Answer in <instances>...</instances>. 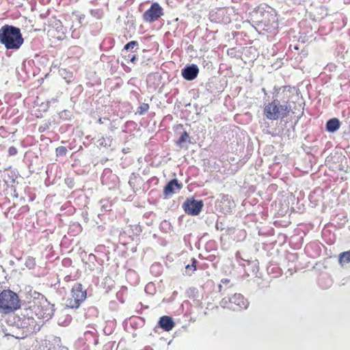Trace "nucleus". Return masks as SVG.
Returning <instances> with one entry per match:
<instances>
[{
  "mask_svg": "<svg viewBox=\"0 0 350 350\" xmlns=\"http://www.w3.org/2000/svg\"><path fill=\"white\" fill-rule=\"evenodd\" d=\"M266 99L264 109H304V100L295 87L274 86L271 96Z\"/></svg>",
  "mask_w": 350,
  "mask_h": 350,
  "instance_id": "1",
  "label": "nucleus"
},
{
  "mask_svg": "<svg viewBox=\"0 0 350 350\" xmlns=\"http://www.w3.org/2000/svg\"><path fill=\"white\" fill-rule=\"evenodd\" d=\"M24 42L18 27L5 25L0 28V43L7 49H18Z\"/></svg>",
  "mask_w": 350,
  "mask_h": 350,
  "instance_id": "2",
  "label": "nucleus"
},
{
  "mask_svg": "<svg viewBox=\"0 0 350 350\" xmlns=\"http://www.w3.org/2000/svg\"><path fill=\"white\" fill-rule=\"evenodd\" d=\"M251 19L258 25L265 27H275L277 18L275 10L265 3H262L254 8L250 13Z\"/></svg>",
  "mask_w": 350,
  "mask_h": 350,
  "instance_id": "3",
  "label": "nucleus"
},
{
  "mask_svg": "<svg viewBox=\"0 0 350 350\" xmlns=\"http://www.w3.org/2000/svg\"><path fill=\"white\" fill-rule=\"evenodd\" d=\"M30 309L38 319L45 321L50 319L54 312L53 306L43 297L34 301L30 306Z\"/></svg>",
  "mask_w": 350,
  "mask_h": 350,
  "instance_id": "4",
  "label": "nucleus"
},
{
  "mask_svg": "<svg viewBox=\"0 0 350 350\" xmlns=\"http://www.w3.org/2000/svg\"><path fill=\"white\" fill-rule=\"evenodd\" d=\"M17 295L10 291H3L0 293V311L4 313L12 312L19 307Z\"/></svg>",
  "mask_w": 350,
  "mask_h": 350,
  "instance_id": "5",
  "label": "nucleus"
},
{
  "mask_svg": "<svg viewBox=\"0 0 350 350\" xmlns=\"http://www.w3.org/2000/svg\"><path fill=\"white\" fill-rule=\"evenodd\" d=\"M248 301L241 294L235 293L230 299L224 298L220 301V306L223 308H228L233 310L246 309L248 306Z\"/></svg>",
  "mask_w": 350,
  "mask_h": 350,
  "instance_id": "6",
  "label": "nucleus"
},
{
  "mask_svg": "<svg viewBox=\"0 0 350 350\" xmlns=\"http://www.w3.org/2000/svg\"><path fill=\"white\" fill-rule=\"evenodd\" d=\"M231 12L226 8H219L210 12L209 18L214 23L228 24L231 22Z\"/></svg>",
  "mask_w": 350,
  "mask_h": 350,
  "instance_id": "7",
  "label": "nucleus"
},
{
  "mask_svg": "<svg viewBox=\"0 0 350 350\" xmlns=\"http://www.w3.org/2000/svg\"><path fill=\"white\" fill-rule=\"evenodd\" d=\"M85 297L86 293L83 291L82 286L76 284L72 289L71 297L68 299L67 306L72 308H77Z\"/></svg>",
  "mask_w": 350,
  "mask_h": 350,
  "instance_id": "8",
  "label": "nucleus"
},
{
  "mask_svg": "<svg viewBox=\"0 0 350 350\" xmlns=\"http://www.w3.org/2000/svg\"><path fill=\"white\" fill-rule=\"evenodd\" d=\"M163 14V9L157 2H154L152 3L149 9L144 12L142 18L145 22L153 23L157 21Z\"/></svg>",
  "mask_w": 350,
  "mask_h": 350,
  "instance_id": "9",
  "label": "nucleus"
},
{
  "mask_svg": "<svg viewBox=\"0 0 350 350\" xmlns=\"http://www.w3.org/2000/svg\"><path fill=\"white\" fill-rule=\"evenodd\" d=\"M203 206L204 203L202 200L187 199L183 204V208L187 214L198 215L200 213Z\"/></svg>",
  "mask_w": 350,
  "mask_h": 350,
  "instance_id": "10",
  "label": "nucleus"
},
{
  "mask_svg": "<svg viewBox=\"0 0 350 350\" xmlns=\"http://www.w3.org/2000/svg\"><path fill=\"white\" fill-rule=\"evenodd\" d=\"M199 73V68L196 64L186 66L181 70L183 77L187 81H193Z\"/></svg>",
  "mask_w": 350,
  "mask_h": 350,
  "instance_id": "11",
  "label": "nucleus"
},
{
  "mask_svg": "<svg viewBox=\"0 0 350 350\" xmlns=\"http://www.w3.org/2000/svg\"><path fill=\"white\" fill-rule=\"evenodd\" d=\"M160 326L165 331H170L174 327L172 318L167 316L162 317L159 320Z\"/></svg>",
  "mask_w": 350,
  "mask_h": 350,
  "instance_id": "12",
  "label": "nucleus"
},
{
  "mask_svg": "<svg viewBox=\"0 0 350 350\" xmlns=\"http://www.w3.org/2000/svg\"><path fill=\"white\" fill-rule=\"evenodd\" d=\"M180 187L176 180H172L165 187L164 193L166 196L175 193L176 190L180 189Z\"/></svg>",
  "mask_w": 350,
  "mask_h": 350,
  "instance_id": "13",
  "label": "nucleus"
},
{
  "mask_svg": "<svg viewBox=\"0 0 350 350\" xmlns=\"http://www.w3.org/2000/svg\"><path fill=\"white\" fill-rule=\"evenodd\" d=\"M340 126V121L337 118H332L326 124V129L329 132L336 131Z\"/></svg>",
  "mask_w": 350,
  "mask_h": 350,
  "instance_id": "14",
  "label": "nucleus"
},
{
  "mask_svg": "<svg viewBox=\"0 0 350 350\" xmlns=\"http://www.w3.org/2000/svg\"><path fill=\"white\" fill-rule=\"evenodd\" d=\"M137 46V41H131L124 45L121 53H135Z\"/></svg>",
  "mask_w": 350,
  "mask_h": 350,
  "instance_id": "15",
  "label": "nucleus"
},
{
  "mask_svg": "<svg viewBox=\"0 0 350 350\" xmlns=\"http://www.w3.org/2000/svg\"><path fill=\"white\" fill-rule=\"evenodd\" d=\"M339 262L342 267L347 263H350V250L340 254Z\"/></svg>",
  "mask_w": 350,
  "mask_h": 350,
  "instance_id": "16",
  "label": "nucleus"
},
{
  "mask_svg": "<svg viewBox=\"0 0 350 350\" xmlns=\"http://www.w3.org/2000/svg\"><path fill=\"white\" fill-rule=\"evenodd\" d=\"M60 75L66 80V81L68 83L71 82L73 79L72 72L67 70L66 69H61L59 70Z\"/></svg>",
  "mask_w": 350,
  "mask_h": 350,
  "instance_id": "17",
  "label": "nucleus"
},
{
  "mask_svg": "<svg viewBox=\"0 0 350 350\" xmlns=\"http://www.w3.org/2000/svg\"><path fill=\"white\" fill-rule=\"evenodd\" d=\"M121 55H122V57L124 59V60L129 61L134 64H136L137 58V56L135 54V53L131 52L129 53H121Z\"/></svg>",
  "mask_w": 350,
  "mask_h": 350,
  "instance_id": "18",
  "label": "nucleus"
},
{
  "mask_svg": "<svg viewBox=\"0 0 350 350\" xmlns=\"http://www.w3.org/2000/svg\"><path fill=\"white\" fill-rule=\"evenodd\" d=\"M264 115L270 120H276L279 118L280 111H264Z\"/></svg>",
  "mask_w": 350,
  "mask_h": 350,
  "instance_id": "19",
  "label": "nucleus"
},
{
  "mask_svg": "<svg viewBox=\"0 0 350 350\" xmlns=\"http://www.w3.org/2000/svg\"><path fill=\"white\" fill-rule=\"evenodd\" d=\"M52 25L58 32H61L62 34L65 33L66 29L63 27L62 23L59 20H55Z\"/></svg>",
  "mask_w": 350,
  "mask_h": 350,
  "instance_id": "20",
  "label": "nucleus"
},
{
  "mask_svg": "<svg viewBox=\"0 0 350 350\" xmlns=\"http://www.w3.org/2000/svg\"><path fill=\"white\" fill-rule=\"evenodd\" d=\"M189 141H190V137H189L188 133L187 132H183L182 133L181 136L180 137L179 139L178 140L177 144L180 146H182L184 143L189 142Z\"/></svg>",
  "mask_w": 350,
  "mask_h": 350,
  "instance_id": "21",
  "label": "nucleus"
},
{
  "mask_svg": "<svg viewBox=\"0 0 350 350\" xmlns=\"http://www.w3.org/2000/svg\"><path fill=\"white\" fill-rule=\"evenodd\" d=\"M90 14H91L93 17H94V18H97V19H100V18H101L103 17V10H100V9H94V10H91L90 11Z\"/></svg>",
  "mask_w": 350,
  "mask_h": 350,
  "instance_id": "22",
  "label": "nucleus"
},
{
  "mask_svg": "<svg viewBox=\"0 0 350 350\" xmlns=\"http://www.w3.org/2000/svg\"><path fill=\"white\" fill-rule=\"evenodd\" d=\"M111 142L112 140L110 137H103L102 139H100L98 142V146L107 147L111 146Z\"/></svg>",
  "mask_w": 350,
  "mask_h": 350,
  "instance_id": "23",
  "label": "nucleus"
},
{
  "mask_svg": "<svg viewBox=\"0 0 350 350\" xmlns=\"http://www.w3.org/2000/svg\"><path fill=\"white\" fill-rule=\"evenodd\" d=\"M66 148L64 146H59L56 148V154L57 156H64L66 153Z\"/></svg>",
  "mask_w": 350,
  "mask_h": 350,
  "instance_id": "24",
  "label": "nucleus"
},
{
  "mask_svg": "<svg viewBox=\"0 0 350 350\" xmlns=\"http://www.w3.org/2000/svg\"><path fill=\"white\" fill-rule=\"evenodd\" d=\"M262 92L264 93L263 102H264V105L265 106V105H267V103L266 98L267 96H269V97L271 96V92L270 94H268L266 89L264 88H262Z\"/></svg>",
  "mask_w": 350,
  "mask_h": 350,
  "instance_id": "25",
  "label": "nucleus"
},
{
  "mask_svg": "<svg viewBox=\"0 0 350 350\" xmlns=\"http://www.w3.org/2000/svg\"><path fill=\"white\" fill-rule=\"evenodd\" d=\"M16 152H17V150L14 147H10L8 149V153L10 155H14L16 154Z\"/></svg>",
  "mask_w": 350,
  "mask_h": 350,
  "instance_id": "26",
  "label": "nucleus"
},
{
  "mask_svg": "<svg viewBox=\"0 0 350 350\" xmlns=\"http://www.w3.org/2000/svg\"><path fill=\"white\" fill-rule=\"evenodd\" d=\"M149 107L148 104H144L143 105H140L138 107L137 109H148Z\"/></svg>",
  "mask_w": 350,
  "mask_h": 350,
  "instance_id": "27",
  "label": "nucleus"
},
{
  "mask_svg": "<svg viewBox=\"0 0 350 350\" xmlns=\"http://www.w3.org/2000/svg\"><path fill=\"white\" fill-rule=\"evenodd\" d=\"M193 269L192 270H193V271H194V270H195V267L193 266V265H187V266L186 267V269H191V268H193Z\"/></svg>",
  "mask_w": 350,
  "mask_h": 350,
  "instance_id": "28",
  "label": "nucleus"
},
{
  "mask_svg": "<svg viewBox=\"0 0 350 350\" xmlns=\"http://www.w3.org/2000/svg\"><path fill=\"white\" fill-rule=\"evenodd\" d=\"M221 282H222L223 283H228V282H229V280H227V279H224V280H221Z\"/></svg>",
  "mask_w": 350,
  "mask_h": 350,
  "instance_id": "29",
  "label": "nucleus"
},
{
  "mask_svg": "<svg viewBox=\"0 0 350 350\" xmlns=\"http://www.w3.org/2000/svg\"><path fill=\"white\" fill-rule=\"evenodd\" d=\"M144 111H143V110L139 111V115H142V114L144 113Z\"/></svg>",
  "mask_w": 350,
  "mask_h": 350,
  "instance_id": "30",
  "label": "nucleus"
},
{
  "mask_svg": "<svg viewBox=\"0 0 350 350\" xmlns=\"http://www.w3.org/2000/svg\"><path fill=\"white\" fill-rule=\"evenodd\" d=\"M219 288L221 290V284L219 286Z\"/></svg>",
  "mask_w": 350,
  "mask_h": 350,
  "instance_id": "31",
  "label": "nucleus"
}]
</instances>
